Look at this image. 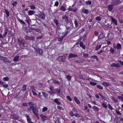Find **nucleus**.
Instances as JSON below:
<instances>
[{
	"mask_svg": "<svg viewBox=\"0 0 123 123\" xmlns=\"http://www.w3.org/2000/svg\"><path fill=\"white\" fill-rule=\"evenodd\" d=\"M65 26L66 27V30H67L69 31L68 30H69L71 28V26H68L67 25H65Z\"/></svg>",
	"mask_w": 123,
	"mask_h": 123,
	"instance_id": "79ce46f5",
	"label": "nucleus"
},
{
	"mask_svg": "<svg viewBox=\"0 0 123 123\" xmlns=\"http://www.w3.org/2000/svg\"><path fill=\"white\" fill-rule=\"evenodd\" d=\"M40 18L43 19H45V14L42 12H41L40 13Z\"/></svg>",
	"mask_w": 123,
	"mask_h": 123,
	"instance_id": "6e6552de",
	"label": "nucleus"
},
{
	"mask_svg": "<svg viewBox=\"0 0 123 123\" xmlns=\"http://www.w3.org/2000/svg\"><path fill=\"white\" fill-rule=\"evenodd\" d=\"M96 87L98 88L101 90H102L103 89V87L102 86L99 85H97Z\"/></svg>",
	"mask_w": 123,
	"mask_h": 123,
	"instance_id": "a18cd8bd",
	"label": "nucleus"
},
{
	"mask_svg": "<svg viewBox=\"0 0 123 123\" xmlns=\"http://www.w3.org/2000/svg\"><path fill=\"white\" fill-rule=\"evenodd\" d=\"M18 44L21 46V49H24V46L25 43V42L24 39L21 38H19L17 40Z\"/></svg>",
	"mask_w": 123,
	"mask_h": 123,
	"instance_id": "f257e3e1",
	"label": "nucleus"
},
{
	"mask_svg": "<svg viewBox=\"0 0 123 123\" xmlns=\"http://www.w3.org/2000/svg\"><path fill=\"white\" fill-rule=\"evenodd\" d=\"M2 85L5 88H7L8 87V86L7 84H2Z\"/></svg>",
	"mask_w": 123,
	"mask_h": 123,
	"instance_id": "338daca9",
	"label": "nucleus"
},
{
	"mask_svg": "<svg viewBox=\"0 0 123 123\" xmlns=\"http://www.w3.org/2000/svg\"><path fill=\"white\" fill-rule=\"evenodd\" d=\"M91 1H86V4L87 5H90L91 4Z\"/></svg>",
	"mask_w": 123,
	"mask_h": 123,
	"instance_id": "4d7b16f0",
	"label": "nucleus"
},
{
	"mask_svg": "<svg viewBox=\"0 0 123 123\" xmlns=\"http://www.w3.org/2000/svg\"><path fill=\"white\" fill-rule=\"evenodd\" d=\"M110 18L113 23L116 25H117V20L112 16H111Z\"/></svg>",
	"mask_w": 123,
	"mask_h": 123,
	"instance_id": "4468645a",
	"label": "nucleus"
},
{
	"mask_svg": "<svg viewBox=\"0 0 123 123\" xmlns=\"http://www.w3.org/2000/svg\"><path fill=\"white\" fill-rule=\"evenodd\" d=\"M42 93L43 95V96L44 97H47L48 96V94L44 92H42Z\"/></svg>",
	"mask_w": 123,
	"mask_h": 123,
	"instance_id": "473e14b6",
	"label": "nucleus"
},
{
	"mask_svg": "<svg viewBox=\"0 0 123 123\" xmlns=\"http://www.w3.org/2000/svg\"><path fill=\"white\" fill-rule=\"evenodd\" d=\"M102 106L104 107L105 108H107V106L106 105V104H105V103H103L102 104Z\"/></svg>",
	"mask_w": 123,
	"mask_h": 123,
	"instance_id": "13d9d810",
	"label": "nucleus"
},
{
	"mask_svg": "<svg viewBox=\"0 0 123 123\" xmlns=\"http://www.w3.org/2000/svg\"><path fill=\"white\" fill-rule=\"evenodd\" d=\"M102 84L106 86H108L110 85V84L107 82H104L102 83Z\"/></svg>",
	"mask_w": 123,
	"mask_h": 123,
	"instance_id": "c85d7f7f",
	"label": "nucleus"
},
{
	"mask_svg": "<svg viewBox=\"0 0 123 123\" xmlns=\"http://www.w3.org/2000/svg\"><path fill=\"white\" fill-rule=\"evenodd\" d=\"M5 10V13L6 15V17H8L9 16V12L8 10L6 9H4Z\"/></svg>",
	"mask_w": 123,
	"mask_h": 123,
	"instance_id": "412c9836",
	"label": "nucleus"
},
{
	"mask_svg": "<svg viewBox=\"0 0 123 123\" xmlns=\"http://www.w3.org/2000/svg\"><path fill=\"white\" fill-rule=\"evenodd\" d=\"M101 45H98L97 46L95 49V50H97L99 49L101 47Z\"/></svg>",
	"mask_w": 123,
	"mask_h": 123,
	"instance_id": "4c0bfd02",
	"label": "nucleus"
},
{
	"mask_svg": "<svg viewBox=\"0 0 123 123\" xmlns=\"http://www.w3.org/2000/svg\"><path fill=\"white\" fill-rule=\"evenodd\" d=\"M65 56L64 57L63 56H62L61 57L59 56L58 57V59L59 60H61L62 62H64L65 60V58H63V57H65Z\"/></svg>",
	"mask_w": 123,
	"mask_h": 123,
	"instance_id": "393cba45",
	"label": "nucleus"
},
{
	"mask_svg": "<svg viewBox=\"0 0 123 123\" xmlns=\"http://www.w3.org/2000/svg\"><path fill=\"white\" fill-rule=\"evenodd\" d=\"M10 117L14 119H18L19 118V116L17 115L14 114L11 115Z\"/></svg>",
	"mask_w": 123,
	"mask_h": 123,
	"instance_id": "39448f33",
	"label": "nucleus"
},
{
	"mask_svg": "<svg viewBox=\"0 0 123 123\" xmlns=\"http://www.w3.org/2000/svg\"><path fill=\"white\" fill-rule=\"evenodd\" d=\"M25 38L26 40H29L31 41L34 40L35 39V37L33 36L32 37H30L28 36H26L25 37Z\"/></svg>",
	"mask_w": 123,
	"mask_h": 123,
	"instance_id": "0eeeda50",
	"label": "nucleus"
},
{
	"mask_svg": "<svg viewBox=\"0 0 123 123\" xmlns=\"http://www.w3.org/2000/svg\"><path fill=\"white\" fill-rule=\"evenodd\" d=\"M118 62L120 63L123 66V62L121 61V60H118Z\"/></svg>",
	"mask_w": 123,
	"mask_h": 123,
	"instance_id": "774afa93",
	"label": "nucleus"
},
{
	"mask_svg": "<svg viewBox=\"0 0 123 123\" xmlns=\"http://www.w3.org/2000/svg\"><path fill=\"white\" fill-rule=\"evenodd\" d=\"M49 89L51 91H53L54 90V87L52 86H50Z\"/></svg>",
	"mask_w": 123,
	"mask_h": 123,
	"instance_id": "e2e57ef3",
	"label": "nucleus"
},
{
	"mask_svg": "<svg viewBox=\"0 0 123 123\" xmlns=\"http://www.w3.org/2000/svg\"><path fill=\"white\" fill-rule=\"evenodd\" d=\"M37 52L40 55H43V50L42 49H38V50H37Z\"/></svg>",
	"mask_w": 123,
	"mask_h": 123,
	"instance_id": "4be33fe9",
	"label": "nucleus"
},
{
	"mask_svg": "<svg viewBox=\"0 0 123 123\" xmlns=\"http://www.w3.org/2000/svg\"><path fill=\"white\" fill-rule=\"evenodd\" d=\"M8 31L7 28H6L5 29V30L4 31L5 32L4 33L3 35L4 37H5L7 33V32Z\"/></svg>",
	"mask_w": 123,
	"mask_h": 123,
	"instance_id": "bb28decb",
	"label": "nucleus"
},
{
	"mask_svg": "<svg viewBox=\"0 0 123 123\" xmlns=\"http://www.w3.org/2000/svg\"><path fill=\"white\" fill-rule=\"evenodd\" d=\"M117 49H121V46L120 44L118 43L116 47Z\"/></svg>",
	"mask_w": 123,
	"mask_h": 123,
	"instance_id": "72a5a7b5",
	"label": "nucleus"
},
{
	"mask_svg": "<svg viewBox=\"0 0 123 123\" xmlns=\"http://www.w3.org/2000/svg\"><path fill=\"white\" fill-rule=\"evenodd\" d=\"M29 105V108L27 110L30 111V109H32V108H35V104L34 102H29L28 103Z\"/></svg>",
	"mask_w": 123,
	"mask_h": 123,
	"instance_id": "f03ea898",
	"label": "nucleus"
},
{
	"mask_svg": "<svg viewBox=\"0 0 123 123\" xmlns=\"http://www.w3.org/2000/svg\"><path fill=\"white\" fill-rule=\"evenodd\" d=\"M67 99L70 101H71L72 100V99L70 98V97L68 96H67Z\"/></svg>",
	"mask_w": 123,
	"mask_h": 123,
	"instance_id": "680f3d73",
	"label": "nucleus"
},
{
	"mask_svg": "<svg viewBox=\"0 0 123 123\" xmlns=\"http://www.w3.org/2000/svg\"><path fill=\"white\" fill-rule=\"evenodd\" d=\"M1 59L4 62L6 63H11V61L8 59L6 57L3 56Z\"/></svg>",
	"mask_w": 123,
	"mask_h": 123,
	"instance_id": "20e7f679",
	"label": "nucleus"
},
{
	"mask_svg": "<svg viewBox=\"0 0 123 123\" xmlns=\"http://www.w3.org/2000/svg\"><path fill=\"white\" fill-rule=\"evenodd\" d=\"M82 12L85 13H86V14H87L89 13L88 11L86 9H82Z\"/></svg>",
	"mask_w": 123,
	"mask_h": 123,
	"instance_id": "b1692460",
	"label": "nucleus"
},
{
	"mask_svg": "<svg viewBox=\"0 0 123 123\" xmlns=\"http://www.w3.org/2000/svg\"><path fill=\"white\" fill-rule=\"evenodd\" d=\"M121 2V1L120 0H113L111 4L113 5L116 6L117 5L119 4Z\"/></svg>",
	"mask_w": 123,
	"mask_h": 123,
	"instance_id": "7ed1b4c3",
	"label": "nucleus"
},
{
	"mask_svg": "<svg viewBox=\"0 0 123 123\" xmlns=\"http://www.w3.org/2000/svg\"><path fill=\"white\" fill-rule=\"evenodd\" d=\"M95 19L96 20L98 21H100L101 20V18L100 17H97L95 18Z\"/></svg>",
	"mask_w": 123,
	"mask_h": 123,
	"instance_id": "3c124183",
	"label": "nucleus"
},
{
	"mask_svg": "<svg viewBox=\"0 0 123 123\" xmlns=\"http://www.w3.org/2000/svg\"><path fill=\"white\" fill-rule=\"evenodd\" d=\"M74 23L75 25V27L77 28L78 27V21L76 20L74 21Z\"/></svg>",
	"mask_w": 123,
	"mask_h": 123,
	"instance_id": "58836bf2",
	"label": "nucleus"
},
{
	"mask_svg": "<svg viewBox=\"0 0 123 123\" xmlns=\"http://www.w3.org/2000/svg\"><path fill=\"white\" fill-rule=\"evenodd\" d=\"M90 84L93 85V86H95L96 85V83H94V82H90Z\"/></svg>",
	"mask_w": 123,
	"mask_h": 123,
	"instance_id": "5fc2aeb1",
	"label": "nucleus"
},
{
	"mask_svg": "<svg viewBox=\"0 0 123 123\" xmlns=\"http://www.w3.org/2000/svg\"><path fill=\"white\" fill-rule=\"evenodd\" d=\"M91 58H94L96 59V60L97 61H98V58L97 56L96 55H93L91 57Z\"/></svg>",
	"mask_w": 123,
	"mask_h": 123,
	"instance_id": "e433bc0d",
	"label": "nucleus"
},
{
	"mask_svg": "<svg viewBox=\"0 0 123 123\" xmlns=\"http://www.w3.org/2000/svg\"><path fill=\"white\" fill-rule=\"evenodd\" d=\"M92 108L94 110L97 111H98L99 110L98 108L96 106H93Z\"/></svg>",
	"mask_w": 123,
	"mask_h": 123,
	"instance_id": "de8ad7c7",
	"label": "nucleus"
},
{
	"mask_svg": "<svg viewBox=\"0 0 123 123\" xmlns=\"http://www.w3.org/2000/svg\"><path fill=\"white\" fill-rule=\"evenodd\" d=\"M65 37L63 36L61 37H59L58 38V41L60 42H62V39Z\"/></svg>",
	"mask_w": 123,
	"mask_h": 123,
	"instance_id": "2f4dec72",
	"label": "nucleus"
},
{
	"mask_svg": "<svg viewBox=\"0 0 123 123\" xmlns=\"http://www.w3.org/2000/svg\"><path fill=\"white\" fill-rule=\"evenodd\" d=\"M55 91H56L57 93L58 94H60L61 92V90L60 89H57L55 90Z\"/></svg>",
	"mask_w": 123,
	"mask_h": 123,
	"instance_id": "ea45409f",
	"label": "nucleus"
},
{
	"mask_svg": "<svg viewBox=\"0 0 123 123\" xmlns=\"http://www.w3.org/2000/svg\"><path fill=\"white\" fill-rule=\"evenodd\" d=\"M80 46L83 49H85V45L83 44V43L82 42H81L80 43Z\"/></svg>",
	"mask_w": 123,
	"mask_h": 123,
	"instance_id": "5701e85b",
	"label": "nucleus"
},
{
	"mask_svg": "<svg viewBox=\"0 0 123 123\" xmlns=\"http://www.w3.org/2000/svg\"><path fill=\"white\" fill-rule=\"evenodd\" d=\"M69 114L71 116H73L74 115V114L73 113L72 111H70L69 112Z\"/></svg>",
	"mask_w": 123,
	"mask_h": 123,
	"instance_id": "603ef678",
	"label": "nucleus"
},
{
	"mask_svg": "<svg viewBox=\"0 0 123 123\" xmlns=\"http://www.w3.org/2000/svg\"><path fill=\"white\" fill-rule=\"evenodd\" d=\"M54 102L58 105H59L61 104V103L60 102H59L57 98H56L54 99Z\"/></svg>",
	"mask_w": 123,
	"mask_h": 123,
	"instance_id": "7c9ffc66",
	"label": "nucleus"
},
{
	"mask_svg": "<svg viewBox=\"0 0 123 123\" xmlns=\"http://www.w3.org/2000/svg\"><path fill=\"white\" fill-rule=\"evenodd\" d=\"M27 86L26 85H24L23 86L22 88V90L23 91H25L26 90Z\"/></svg>",
	"mask_w": 123,
	"mask_h": 123,
	"instance_id": "c756f323",
	"label": "nucleus"
},
{
	"mask_svg": "<svg viewBox=\"0 0 123 123\" xmlns=\"http://www.w3.org/2000/svg\"><path fill=\"white\" fill-rule=\"evenodd\" d=\"M42 110H42V111L43 112H44L45 111H46L47 110L48 108L47 107H44L42 109Z\"/></svg>",
	"mask_w": 123,
	"mask_h": 123,
	"instance_id": "09e8293b",
	"label": "nucleus"
},
{
	"mask_svg": "<svg viewBox=\"0 0 123 123\" xmlns=\"http://www.w3.org/2000/svg\"><path fill=\"white\" fill-rule=\"evenodd\" d=\"M18 20L19 22L21 24H23L24 25L25 24V22L23 21V20H21L19 18H18Z\"/></svg>",
	"mask_w": 123,
	"mask_h": 123,
	"instance_id": "c9c22d12",
	"label": "nucleus"
},
{
	"mask_svg": "<svg viewBox=\"0 0 123 123\" xmlns=\"http://www.w3.org/2000/svg\"><path fill=\"white\" fill-rule=\"evenodd\" d=\"M39 115L41 117V119L42 121H44L46 120V119L47 118V117L46 116L42 114H40Z\"/></svg>",
	"mask_w": 123,
	"mask_h": 123,
	"instance_id": "f8f14e48",
	"label": "nucleus"
},
{
	"mask_svg": "<svg viewBox=\"0 0 123 123\" xmlns=\"http://www.w3.org/2000/svg\"><path fill=\"white\" fill-rule=\"evenodd\" d=\"M60 10L62 11H65L66 10V9L65 7L62 6L61 7Z\"/></svg>",
	"mask_w": 123,
	"mask_h": 123,
	"instance_id": "f704fd0d",
	"label": "nucleus"
},
{
	"mask_svg": "<svg viewBox=\"0 0 123 123\" xmlns=\"http://www.w3.org/2000/svg\"><path fill=\"white\" fill-rule=\"evenodd\" d=\"M108 106L109 108L111 110H112L113 109V108L112 107H111V105H110L109 104H108Z\"/></svg>",
	"mask_w": 123,
	"mask_h": 123,
	"instance_id": "69168bd1",
	"label": "nucleus"
},
{
	"mask_svg": "<svg viewBox=\"0 0 123 123\" xmlns=\"http://www.w3.org/2000/svg\"><path fill=\"white\" fill-rule=\"evenodd\" d=\"M31 88L32 89V92L36 91V89L34 88V87L31 86Z\"/></svg>",
	"mask_w": 123,
	"mask_h": 123,
	"instance_id": "bf43d9fd",
	"label": "nucleus"
},
{
	"mask_svg": "<svg viewBox=\"0 0 123 123\" xmlns=\"http://www.w3.org/2000/svg\"><path fill=\"white\" fill-rule=\"evenodd\" d=\"M66 77L67 78L68 80L69 81H70L71 77L69 75H68L66 76Z\"/></svg>",
	"mask_w": 123,
	"mask_h": 123,
	"instance_id": "37998d69",
	"label": "nucleus"
},
{
	"mask_svg": "<svg viewBox=\"0 0 123 123\" xmlns=\"http://www.w3.org/2000/svg\"><path fill=\"white\" fill-rule=\"evenodd\" d=\"M114 49L112 48H111L110 50V51L111 53H113L114 52Z\"/></svg>",
	"mask_w": 123,
	"mask_h": 123,
	"instance_id": "6e6d98bb",
	"label": "nucleus"
},
{
	"mask_svg": "<svg viewBox=\"0 0 123 123\" xmlns=\"http://www.w3.org/2000/svg\"><path fill=\"white\" fill-rule=\"evenodd\" d=\"M68 10L69 11H72L74 12H76L77 10V8L76 7L75 9H74L71 8H69Z\"/></svg>",
	"mask_w": 123,
	"mask_h": 123,
	"instance_id": "a211bd4d",
	"label": "nucleus"
},
{
	"mask_svg": "<svg viewBox=\"0 0 123 123\" xmlns=\"http://www.w3.org/2000/svg\"><path fill=\"white\" fill-rule=\"evenodd\" d=\"M31 110L32 111V112L34 114L37 113H38V110L37 108H32Z\"/></svg>",
	"mask_w": 123,
	"mask_h": 123,
	"instance_id": "9b49d317",
	"label": "nucleus"
},
{
	"mask_svg": "<svg viewBox=\"0 0 123 123\" xmlns=\"http://www.w3.org/2000/svg\"><path fill=\"white\" fill-rule=\"evenodd\" d=\"M19 55L16 56L14 59L13 61L14 62H16L18 61L19 59Z\"/></svg>",
	"mask_w": 123,
	"mask_h": 123,
	"instance_id": "cd10ccee",
	"label": "nucleus"
},
{
	"mask_svg": "<svg viewBox=\"0 0 123 123\" xmlns=\"http://www.w3.org/2000/svg\"><path fill=\"white\" fill-rule=\"evenodd\" d=\"M3 79L4 81H7L9 80V78L8 77H5L3 78Z\"/></svg>",
	"mask_w": 123,
	"mask_h": 123,
	"instance_id": "052dcab7",
	"label": "nucleus"
},
{
	"mask_svg": "<svg viewBox=\"0 0 123 123\" xmlns=\"http://www.w3.org/2000/svg\"><path fill=\"white\" fill-rule=\"evenodd\" d=\"M74 115H75V117H80V115L77 113H75L74 114Z\"/></svg>",
	"mask_w": 123,
	"mask_h": 123,
	"instance_id": "0e129e2a",
	"label": "nucleus"
},
{
	"mask_svg": "<svg viewBox=\"0 0 123 123\" xmlns=\"http://www.w3.org/2000/svg\"><path fill=\"white\" fill-rule=\"evenodd\" d=\"M111 67H114L118 68L120 67V65L118 63L116 64L115 63H112L111 64Z\"/></svg>",
	"mask_w": 123,
	"mask_h": 123,
	"instance_id": "ddd939ff",
	"label": "nucleus"
},
{
	"mask_svg": "<svg viewBox=\"0 0 123 123\" xmlns=\"http://www.w3.org/2000/svg\"><path fill=\"white\" fill-rule=\"evenodd\" d=\"M77 56V55L75 54L71 53L69 55L68 58H75Z\"/></svg>",
	"mask_w": 123,
	"mask_h": 123,
	"instance_id": "1a4fd4ad",
	"label": "nucleus"
},
{
	"mask_svg": "<svg viewBox=\"0 0 123 123\" xmlns=\"http://www.w3.org/2000/svg\"><path fill=\"white\" fill-rule=\"evenodd\" d=\"M27 120L28 123L30 122H31V119L30 118L29 116H27Z\"/></svg>",
	"mask_w": 123,
	"mask_h": 123,
	"instance_id": "a19ab883",
	"label": "nucleus"
},
{
	"mask_svg": "<svg viewBox=\"0 0 123 123\" xmlns=\"http://www.w3.org/2000/svg\"><path fill=\"white\" fill-rule=\"evenodd\" d=\"M54 21L57 25H58L59 23L57 19H54Z\"/></svg>",
	"mask_w": 123,
	"mask_h": 123,
	"instance_id": "c03bdc74",
	"label": "nucleus"
},
{
	"mask_svg": "<svg viewBox=\"0 0 123 123\" xmlns=\"http://www.w3.org/2000/svg\"><path fill=\"white\" fill-rule=\"evenodd\" d=\"M30 9L31 10H34L35 8V6H30Z\"/></svg>",
	"mask_w": 123,
	"mask_h": 123,
	"instance_id": "8fccbe9b",
	"label": "nucleus"
},
{
	"mask_svg": "<svg viewBox=\"0 0 123 123\" xmlns=\"http://www.w3.org/2000/svg\"><path fill=\"white\" fill-rule=\"evenodd\" d=\"M35 11L34 10H30L28 12V15L31 16L33 15L35 13Z\"/></svg>",
	"mask_w": 123,
	"mask_h": 123,
	"instance_id": "dca6fc26",
	"label": "nucleus"
},
{
	"mask_svg": "<svg viewBox=\"0 0 123 123\" xmlns=\"http://www.w3.org/2000/svg\"><path fill=\"white\" fill-rule=\"evenodd\" d=\"M108 40H112L114 37L113 34L112 33H110L108 34Z\"/></svg>",
	"mask_w": 123,
	"mask_h": 123,
	"instance_id": "423d86ee",
	"label": "nucleus"
},
{
	"mask_svg": "<svg viewBox=\"0 0 123 123\" xmlns=\"http://www.w3.org/2000/svg\"><path fill=\"white\" fill-rule=\"evenodd\" d=\"M70 30L69 31L67 30L66 31L64 36L65 37L70 32Z\"/></svg>",
	"mask_w": 123,
	"mask_h": 123,
	"instance_id": "49530a36",
	"label": "nucleus"
},
{
	"mask_svg": "<svg viewBox=\"0 0 123 123\" xmlns=\"http://www.w3.org/2000/svg\"><path fill=\"white\" fill-rule=\"evenodd\" d=\"M53 81V82L55 84H57L59 85H60L61 82L59 81H58V80H56L54 79H52Z\"/></svg>",
	"mask_w": 123,
	"mask_h": 123,
	"instance_id": "2eb2a0df",
	"label": "nucleus"
},
{
	"mask_svg": "<svg viewBox=\"0 0 123 123\" xmlns=\"http://www.w3.org/2000/svg\"><path fill=\"white\" fill-rule=\"evenodd\" d=\"M105 37V36L103 33L100 34L98 37V39H102L104 38Z\"/></svg>",
	"mask_w": 123,
	"mask_h": 123,
	"instance_id": "f3484780",
	"label": "nucleus"
},
{
	"mask_svg": "<svg viewBox=\"0 0 123 123\" xmlns=\"http://www.w3.org/2000/svg\"><path fill=\"white\" fill-rule=\"evenodd\" d=\"M74 99L76 103L78 104H80V102L79 100L76 97H75L74 98Z\"/></svg>",
	"mask_w": 123,
	"mask_h": 123,
	"instance_id": "aec40b11",
	"label": "nucleus"
},
{
	"mask_svg": "<svg viewBox=\"0 0 123 123\" xmlns=\"http://www.w3.org/2000/svg\"><path fill=\"white\" fill-rule=\"evenodd\" d=\"M113 5L112 4V5H110L108 6V10L109 11H111L112 10Z\"/></svg>",
	"mask_w": 123,
	"mask_h": 123,
	"instance_id": "6ab92c4d",
	"label": "nucleus"
},
{
	"mask_svg": "<svg viewBox=\"0 0 123 123\" xmlns=\"http://www.w3.org/2000/svg\"><path fill=\"white\" fill-rule=\"evenodd\" d=\"M117 98L121 99L122 101H123V97L122 96H119L117 97Z\"/></svg>",
	"mask_w": 123,
	"mask_h": 123,
	"instance_id": "864d4df0",
	"label": "nucleus"
},
{
	"mask_svg": "<svg viewBox=\"0 0 123 123\" xmlns=\"http://www.w3.org/2000/svg\"><path fill=\"white\" fill-rule=\"evenodd\" d=\"M62 18L63 19L65 20V22L69 20L68 19V17L66 15H63L62 16Z\"/></svg>",
	"mask_w": 123,
	"mask_h": 123,
	"instance_id": "9d476101",
	"label": "nucleus"
},
{
	"mask_svg": "<svg viewBox=\"0 0 123 123\" xmlns=\"http://www.w3.org/2000/svg\"><path fill=\"white\" fill-rule=\"evenodd\" d=\"M83 60L81 59H80L79 60H75L74 61V62H78L79 63H80L83 62Z\"/></svg>",
	"mask_w": 123,
	"mask_h": 123,
	"instance_id": "a878e982",
	"label": "nucleus"
}]
</instances>
